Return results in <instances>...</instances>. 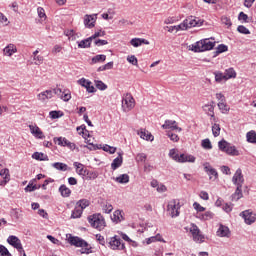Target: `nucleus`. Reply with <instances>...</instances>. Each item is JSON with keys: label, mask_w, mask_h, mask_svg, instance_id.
<instances>
[{"label": "nucleus", "mask_w": 256, "mask_h": 256, "mask_svg": "<svg viewBox=\"0 0 256 256\" xmlns=\"http://www.w3.org/2000/svg\"><path fill=\"white\" fill-rule=\"evenodd\" d=\"M66 237V241H68L70 245L81 248L82 254L89 255L93 253V247H91V244H88L87 241H85L84 239L79 238L77 236H73L71 234L66 235Z\"/></svg>", "instance_id": "f257e3e1"}, {"label": "nucleus", "mask_w": 256, "mask_h": 256, "mask_svg": "<svg viewBox=\"0 0 256 256\" xmlns=\"http://www.w3.org/2000/svg\"><path fill=\"white\" fill-rule=\"evenodd\" d=\"M88 222L90 223L91 227L97 229L98 231H103L107 226L105 222V218L101 214H94L88 217Z\"/></svg>", "instance_id": "f03ea898"}, {"label": "nucleus", "mask_w": 256, "mask_h": 256, "mask_svg": "<svg viewBox=\"0 0 256 256\" xmlns=\"http://www.w3.org/2000/svg\"><path fill=\"white\" fill-rule=\"evenodd\" d=\"M218 147L220 151H223V153H227V155H232V157L239 156V150H237L235 146L230 145L229 142L225 140L219 141Z\"/></svg>", "instance_id": "7ed1b4c3"}, {"label": "nucleus", "mask_w": 256, "mask_h": 256, "mask_svg": "<svg viewBox=\"0 0 256 256\" xmlns=\"http://www.w3.org/2000/svg\"><path fill=\"white\" fill-rule=\"evenodd\" d=\"M213 47H215V41H211L210 39H204L196 43L194 51L198 53H201L203 51H211Z\"/></svg>", "instance_id": "20e7f679"}, {"label": "nucleus", "mask_w": 256, "mask_h": 256, "mask_svg": "<svg viewBox=\"0 0 256 256\" xmlns=\"http://www.w3.org/2000/svg\"><path fill=\"white\" fill-rule=\"evenodd\" d=\"M135 108V98L131 93H127L122 99V110L124 113H129L132 109Z\"/></svg>", "instance_id": "39448f33"}, {"label": "nucleus", "mask_w": 256, "mask_h": 256, "mask_svg": "<svg viewBox=\"0 0 256 256\" xmlns=\"http://www.w3.org/2000/svg\"><path fill=\"white\" fill-rule=\"evenodd\" d=\"M188 231L191 233L195 243H203L205 241V236L201 234V230L197 225L191 224Z\"/></svg>", "instance_id": "423d86ee"}, {"label": "nucleus", "mask_w": 256, "mask_h": 256, "mask_svg": "<svg viewBox=\"0 0 256 256\" xmlns=\"http://www.w3.org/2000/svg\"><path fill=\"white\" fill-rule=\"evenodd\" d=\"M182 25H184V30L187 31V29H191V27H201L203 20L190 16L182 22Z\"/></svg>", "instance_id": "0eeeda50"}, {"label": "nucleus", "mask_w": 256, "mask_h": 256, "mask_svg": "<svg viewBox=\"0 0 256 256\" xmlns=\"http://www.w3.org/2000/svg\"><path fill=\"white\" fill-rule=\"evenodd\" d=\"M179 209H181L179 200H171L168 202L167 211L170 217H179Z\"/></svg>", "instance_id": "6e6552de"}, {"label": "nucleus", "mask_w": 256, "mask_h": 256, "mask_svg": "<svg viewBox=\"0 0 256 256\" xmlns=\"http://www.w3.org/2000/svg\"><path fill=\"white\" fill-rule=\"evenodd\" d=\"M232 183L236 187H243V184L245 183V178L243 177V172L241 171V168H238L232 177Z\"/></svg>", "instance_id": "1a4fd4ad"}, {"label": "nucleus", "mask_w": 256, "mask_h": 256, "mask_svg": "<svg viewBox=\"0 0 256 256\" xmlns=\"http://www.w3.org/2000/svg\"><path fill=\"white\" fill-rule=\"evenodd\" d=\"M240 217L244 218L246 225H253V223L256 221V214L251 210L241 212Z\"/></svg>", "instance_id": "9d476101"}, {"label": "nucleus", "mask_w": 256, "mask_h": 256, "mask_svg": "<svg viewBox=\"0 0 256 256\" xmlns=\"http://www.w3.org/2000/svg\"><path fill=\"white\" fill-rule=\"evenodd\" d=\"M53 93L54 95H57L58 97H60V99H62V101H71V91L64 89L61 90V88H55L53 89Z\"/></svg>", "instance_id": "9b49d317"}, {"label": "nucleus", "mask_w": 256, "mask_h": 256, "mask_svg": "<svg viewBox=\"0 0 256 256\" xmlns=\"http://www.w3.org/2000/svg\"><path fill=\"white\" fill-rule=\"evenodd\" d=\"M110 248L115 250H119V251H123V249H125V244L121 242V238L114 236L110 239L109 242Z\"/></svg>", "instance_id": "f8f14e48"}, {"label": "nucleus", "mask_w": 256, "mask_h": 256, "mask_svg": "<svg viewBox=\"0 0 256 256\" xmlns=\"http://www.w3.org/2000/svg\"><path fill=\"white\" fill-rule=\"evenodd\" d=\"M7 243L17 249L19 253L23 251V245L21 244V240H19L17 236H9L7 239Z\"/></svg>", "instance_id": "ddd939ff"}, {"label": "nucleus", "mask_w": 256, "mask_h": 256, "mask_svg": "<svg viewBox=\"0 0 256 256\" xmlns=\"http://www.w3.org/2000/svg\"><path fill=\"white\" fill-rule=\"evenodd\" d=\"M97 22V14L85 15L84 16V25L87 29H93L95 23Z\"/></svg>", "instance_id": "4468645a"}, {"label": "nucleus", "mask_w": 256, "mask_h": 256, "mask_svg": "<svg viewBox=\"0 0 256 256\" xmlns=\"http://www.w3.org/2000/svg\"><path fill=\"white\" fill-rule=\"evenodd\" d=\"M162 129H171V131H178V133L183 131L181 127L177 126V121L175 120H166L162 125Z\"/></svg>", "instance_id": "2eb2a0df"}, {"label": "nucleus", "mask_w": 256, "mask_h": 256, "mask_svg": "<svg viewBox=\"0 0 256 256\" xmlns=\"http://www.w3.org/2000/svg\"><path fill=\"white\" fill-rule=\"evenodd\" d=\"M30 133L35 137L36 139H45V134H43V131H41V128L37 125H29Z\"/></svg>", "instance_id": "dca6fc26"}, {"label": "nucleus", "mask_w": 256, "mask_h": 256, "mask_svg": "<svg viewBox=\"0 0 256 256\" xmlns=\"http://www.w3.org/2000/svg\"><path fill=\"white\" fill-rule=\"evenodd\" d=\"M216 235L217 237H231V230H229V227L223 225V224H220L219 225V228L216 232Z\"/></svg>", "instance_id": "f3484780"}, {"label": "nucleus", "mask_w": 256, "mask_h": 256, "mask_svg": "<svg viewBox=\"0 0 256 256\" xmlns=\"http://www.w3.org/2000/svg\"><path fill=\"white\" fill-rule=\"evenodd\" d=\"M73 165L76 169L77 175H80L81 177H87V175H89V170H87L83 164L74 162Z\"/></svg>", "instance_id": "a211bd4d"}, {"label": "nucleus", "mask_w": 256, "mask_h": 256, "mask_svg": "<svg viewBox=\"0 0 256 256\" xmlns=\"http://www.w3.org/2000/svg\"><path fill=\"white\" fill-rule=\"evenodd\" d=\"M203 166H204V171L206 173H208L210 179H213V177H214V179H217V177H219L217 170H215L213 167H211V164H209V162H205L203 164Z\"/></svg>", "instance_id": "6ab92c4d"}, {"label": "nucleus", "mask_w": 256, "mask_h": 256, "mask_svg": "<svg viewBox=\"0 0 256 256\" xmlns=\"http://www.w3.org/2000/svg\"><path fill=\"white\" fill-rule=\"evenodd\" d=\"M78 83L81 85V87H85L88 93H95V87L91 85V81L81 78L78 80Z\"/></svg>", "instance_id": "aec40b11"}, {"label": "nucleus", "mask_w": 256, "mask_h": 256, "mask_svg": "<svg viewBox=\"0 0 256 256\" xmlns=\"http://www.w3.org/2000/svg\"><path fill=\"white\" fill-rule=\"evenodd\" d=\"M195 156L191 154H180L178 163H195Z\"/></svg>", "instance_id": "412c9836"}, {"label": "nucleus", "mask_w": 256, "mask_h": 256, "mask_svg": "<svg viewBox=\"0 0 256 256\" xmlns=\"http://www.w3.org/2000/svg\"><path fill=\"white\" fill-rule=\"evenodd\" d=\"M121 165H123V154L119 153L118 157H116L111 163V169L115 171L116 169H119Z\"/></svg>", "instance_id": "4be33fe9"}, {"label": "nucleus", "mask_w": 256, "mask_h": 256, "mask_svg": "<svg viewBox=\"0 0 256 256\" xmlns=\"http://www.w3.org/2000/svg\"><path fill=\"white\" fill-rule=\"evenodd\" d=\"M53 94H55L53 90H46L38 94V99L39 101L45 102L47 99H51L53 97Z\"/></svg>", "instance_id": "5701e85b"}, {"label": "nucleus", "mask_w": 256, "mask_h": 256, "mask_svg": "<svg viewBox=\"0 0 256 256\" xmlns=\"http://www.w3.org/2000/svg\"><path fill=\"white\" fill-rule=\"evenodd\" d=\"M138 135L141 139H144V141H153V139H155L152 135L151 132L145 130V129H141L138 131Z\"/></svg>", "instance_id": "b1692460"}, {"label": "nucleus", "mask_w": 256, "mask_h": 256, "mask_svg": "<svg viewBox=\"0 0 256 256\" xmlns=\"http://www.w3.org/2000/svg\"><path fill=\"white\" fill-rule=\"evenodd\" d=\"M130 45H132V47H141V45H149V42L144 38H133L130 41Z\"/></svg>", "instance_id": "393cba45"}, {"label": "nucleus", "mask_w": 256, "mask_h": 256, "mask_svg": "<svg viewBox=\"0 0 256 256\" xmlns=\"http://www.w3.org/2000/svg\"><path fill=\"white\" fill-rule=\"evenodd\" d=\"M52 167L57 169V171H71V168H69V166L63 162H55L52 164Z\"/></svg>", "instance_id": "a878e982"}, {"label": "nucleus", "mask_w": 256, "mask_h": 256, "mask_svg": "<svg viewBox=\"0 0 256 256\" xmlns=\"http://www.w3.org/2000/svg\"><path fill=\"white\" fill-rule=\"evenodd\" d=\"M243 186H236L235 193L232 194V201H239L243 197Z\"/></svg>", "instance_id": "bb28decb"}, {"label": "nucleus", "mask_w": 256, "mask_h": 256, "mask_svg": "<svg viewBox=\"0 0 256 256\" xmlns=\"http://www.w3.org/2000/svg\"><path fill=\"white\" fill-rule=\"evenodd\" d=\"M203 111L207 113L210 117H215V106L213 104H206L203 106Z\"/></svg>", "instance_id": "cd10ccee"}, {"label": "nucleus", "mask_w": 256, "mask_h": 256, "mask_svg": "<svg viewBox=\"0 0 256 256\" xmlns=\"http://www.w3.org/2000/svg\"><path fill=\"white\" fill-rule=\"evenodd\" d=\"M92 41L93 40L91 37L81 40L80 42H78L79 49H88V47H91Z\"/></svg>", "instance_id": "c85d7f7f"}, {"label": "nucleus", "mask_w": 256, "mask_h": 256, "mask_svg": "<svg viewBox=\"0 0 256 256\" xmlns=\"http://www.w3.org/2000/svg\"><path fill=\"white\" fill-rule=\"evenodd\" d=\"M13 53H17V47L13 44H9L4 48V55H7L8 57H11Z\"/></svg>", "instance_id": "c756f323"}, {"label": "nucleus", "mask_w": 256, "mask_h": 256, "mask_svg": "<svg viewBox=\"0 0 256 256\" xmlns=\"http://www.w3.org/2000/svg\"><path fill=\"white\" fill-rule=\"evenodd\" d=\"M32 159H36V161H49V156L41 152H35L32 155Z\"/></svg>", "instance_id": "7c9ffc66"}, {"label": "nucleus", "mask_w": 256, "mask_h": 256, "mask_svg": "<svg viewBox=\"0 0 256 256\" xmlns=\"http://www.w3.org/2000/svg\"><path fill=\"white\" fill-rule=\"evenodd\" d=\"M165 29H167L169 33H173V31H185V25L181 23L176 26H166Z\"/></svg>", "instance_id": "2f4dec72"}, {"label": "nucleus", "mask_w": 256, "mask_h": 256, "mask_svg": "<svg viewBox=\"0 0 256 256\" xmlns=\"http://www.w3.org/2000/svg\"><path fill=\"white\" fill-rule=\"evenodd\" d=\"M224 75L227 81L229 79H235V77H237V72H235V69L229 68L225 70Z\"/></svg>", "instance_id": "473e14b6"}, {"label": "nucleus", "mask_w": 256, "mask_h": 256, "mask_svg": "<svg viewBox=\"0 0 256 256\" xmlns=\"http://www.w3.org/2000/svg\"><path fill=\"white\" fill-rule=\"evenodd\" d=\"M0 176L4 178V181L0 182V185H5L9 181V169H2L0 171Z\"/></svg>", "instance_id": "72a5a7b5"}, {"label": "nucleus", "mask_w": 256, "mask_h": 256, "mask_svg": "<svg viewBox=\"0 0 256 256\" xmlns=\"http://www.w3.org/2000/svg\"><path fill=\"white\" fill-rule=\"evenodd\" d=\"M112 221H114V223H121L123 221V214H121V210H116L114 212Z\"/></svg>", "instance_id": "f704fd0d"}, {"label": "nucleus", "mask_w": 256, "mask_h": 256, "mask_svg": "<svg viewBox=\"0 0 256 256\" xmlns=\"http://www.w3.org/2000/svg\"><path fill=\"white\" fill-rule=\"evenodd\" d=\"M68 142H69V140H67V138H65V137L54 138V143H56L60 147H67Z\"/></svg>", "instance_id": "c9c22d12"}, {"label": "nucleus", "mask_w": 256, "mask_h": 256, "mask_svg": "<svg viewBox=\"0 0 256 256\" xmlns=\"http://www.w3.org/2000/svg\"><path fill=\"white\" fill-rule=\"evenodd\" d=\"M59 191L63 197H70L71 196V189L65 186V184L59 187Z\"/></svg>", "instance_id": "e433bc0d"}, {"label": "nucleus", "mask_w": 256, "mask_h": 256, "mask_svg": "<svg viewBox=\"0 0 256 256\" xmlns=\"http://www.w3.org/2000/svg\"><path fill=\"white\" fill-rule=\"evenodd\" d=\"M115 182L120 184L129 183V175L121 174L120 176L115 178Z\"/></svg>", "instance_id": "4c0bfd02"}, {"label": "nucleus", "mask_w": 256, "mask_h": 256, "mask_svg": "<svg viewBox=\"0 0 256 256\" xmlns=\"http://www.w3.org/2000/svg\"><path fill=\"white\" fill-rule=\"evenodd\" d=\"M83 215V210L80 209L78 206L72 211L71 219H79Z\"/></svg>", "instance_id": "58836bf2"}, {"label": "nucleus", "mask_w": 256, "mask_h": 256, "mask_svg": "<svg viewBox=\"0 0 256 256\" xmlns=\"http://www.w3.org/2000/svg\"><path fill=\"white\" fill-rule=\"evenodd\" d=\"M218 109L221 111V113H229V107L227 105L226 100L223 102H218Z\"/></svg>", "instance_id": "ea45409f"}, {"label": "nucleus", "mask_w": 256, "mask_h": 256, "mask_svg": "<svg viewBox=\"0 0 256 256\" xmlns=\"http://www.w3.org/2000/svg\"><path fill=\"white\" fill-rule=\"evenodd\" d=\"M89 205H90V202L87 199H82L77 202V207H79V209H82V211L83 209H87Z\"/></svg>", "instance_id": "a19ab883"}, {"label": "nucleus", "mask_w": 256, "mask_h": 256, "mask_svg": "<svg viewBox=\"0 0 256 256\" xmlns=\"http://www.w3.org/2000/svg\"><path fill=\"white\" fill-rule=\"evenodd\" d=\"M107 59V56L104 54L96 55L92 58V63H103Z\"/></svg>", "instance_id": "79ce46f5"}, {"label": "nucleus", "mask_w": 256, "mask_h": 256, "mask_svg": "<svg viewBox=\"0 0 256 256\" xmlns=\"http://www.w3.org/2000/svg\"><path fill=\"white\" fill-rule=\"evenodd\" d=\"M155 241H162L165 243V240L161 238V235L157 234L156 236H152L146 240L147 245H151V243H155Z\"/></svg>", "instance_id": "37998d69"}, {"label": "nucleus", "mask_w": 256, "mask_h": 256, "mask_svg": "<svg viewBox=\"0 0 256 256\" xmlns=\"http://www.w3.org/2000/svg\"><path fill=\"white\" fill-rule=\"evenodd\" d=\"M248 143H256V132L250 131L246 134Z\"/></svg>", "instance_id": "c03bdc74"}, {"label": "nucleus", "mask_w": 256, "mask_h": 256, "mask_svg": "<svg viewBox=\"0 0 256 256\" xmlns=\"http://www.w3.org/2000/svg\"><path fill=\"white\" fill-rule=\"evenodd\" d=\"M94 85L99 91H105L107 89V84H104L101 80H95Z\"/></svg>", "instance_id": "a18cd8bd"}, {"label": "nucleus", "mask_w": 256, "mask_h": 256, "mask_svg": "<svg viewBox=\"0 0 256 256\" xmlns=\"http://www.w3.org/2000/svg\"><path fill=\"white\" fill-rule=\"evenodd\" d=\"M214 75H215V81L217 83H221V81H227L225 74H223L222 72H215Z\"/></svg>", "instance_id": "49530a36"}, {"label": "nucleus", "mask_w": 256, "mask_h": 256, "mask_svg": "<svg viewBox=\"0 0 256 256\" xmlns=\"http://www.w3.org/2000/svg\"><path fill=\"white\" fill-rule=\"evenodd\" d=\"M167 137L170 139V141H173V143H178L179 141V135L171 132V131H168L166 133Z\"/></svg>", "instance_id": "de8ad7c7"}, {"label": "nucleus", "mask_w": 256, "mask_h": 256, "mask_svg": "<svg viewBox=\"0 0 256 256\" xmlns=\"http://www.w3.org/2000/svg\"><path fill=\"white\" fill-rule=\"evenodd\" d=\"M212 133L214 137H219V135H221V126H219V124H214L212 126Z\"/></svg>", "instance_id": "09e8293b"}, {"label": "nucleus", "mask_w": 256, "mask_h": 256, "mask_svg": "<svg viewBox=\"0 0 256 256\" xmlns=\"http://www.w3.org/2000/svg\"><path fill=\"white\" fill-rule=\"evenodd\" d=\"M103 151H105L106 153H110V155H113L116 151H117V148L116 147H113V146H109V145H104L102 147Z\"/></svg>", "instance_id": "8fccbe9b"}, {"label": "nucleus", "mask_w": 256, "mask_h": 256, "mask_svg": "<svg viewBox=\"0 0 256 256\" xmlns=\"http://www.w3.org/2000/svg\"><path fill=\"white\" fill-rule=\"evenodd\" d=\"M179 156H180V155H178L177 150L171 149V150L169 151V157H170L171 159H173V161H176V163H178V161H179Z\"/></svg>", "instance_id": "3c124183"}, {"label": "nucleus", "mask_w": 256, "mask_h": 256, "mask_svg": "<svg viewBox=\"0 0 256 256\" xmlns=\"http://www.w3.org/2000/svg\"><path fill=\"white\" fill-rule=\"evenodd\" d=\"M137 163H145L147 161V155L145 153H139L136 155Z\"/></svg>", "instance_id": "603ef678"}, {"label": "nucleus", "mask_w": 256, "mask_h": 256, "mask_svg": "<svg viewBox=\"0 0 256 256\" xmlns=\"http://www.w3.org/2000/svg\"><path fill=\"white\" fill-rule=\"evenodd\" d=\"M226 51H228V47L225 44H220L218 45V47L216 48V53L217 55L221 54V53H225Z\"/></svg>", "instance_id": "864d4df0"}, {"label": "nucleus", "mask_w": 256, "mask_h": 256, "mask_svg": "<svg viewBox=\"0 0 256 256\" xmlns=\"http://www.w3.org/2000/svg\"><path fill=\"white\" fill-rule=\"evenodd\" d=\"M238 33H242V35H250L251 32L249 31V29H247V27L240 25L237 28Z\"/></svg>", "instance_id": "5fc2aeb1"}, {"label": "nucleus", "mask_w": 256, "mask_h": 256, "mask_svg": "<svg viewBox=\"0 0 256 256\" xmlns=\"http://www.w3.org/2000/svg\"><path fill=\"white\" fill-rule=\"evenodd\" d=\"M66 36L68 37V39L70 41H75L77 39V37H78L77 34H75V31H73V30H68L66 32Z\"/></svg>", "instance_id": "6e6d98bb"}, {"label": "nucleus", "mask_w": 256, "mask_h": 256, "mask_svg": "<svg viewBox=\"0 0 256 256\" xmlns=\"http://www.w3.org/2000/svg\"><path fill=\"white\" fill-rule=\"evenodd\" d=\"M202 147H203V149H213V145L211 144V140H209V139L202 140Z\"/></svg>", "instance_id": "4d7b16f0"}, {"label": "nucleus", "mask_w": 256, "mask_h": 256, "mask_svg": "<svg viewBox=\"0 0 256 256\" xmlns=\"http://www.w3.org/2000/svg\"><path fill=\"white\" fill-rule=\"evenodd\" d=\"M34 64L36 65H43V61H45V58L43 56L38 55L33 57Z\"/></svg>", "instance_id": "13d9d810"}, {"label": "nucleus", "mask_w": 256, "mask_h": 256, "mask_svg": "<svg viewBox=\"0 0 256 256\" xmlns=\"http://www.w3.org/2000/svg\"><path fill=\"white\" fill-rule=\"evenodd\" d=\"M128 63H131V65L137 66L139 61L137 60V57L135 55L127 56Z\"/></svg>", "instance_id": "bf43d9fd"}, {"label": "nucleus", "mask_w": 256, "mask_h": 256, "mask_svg": "<svg viewBox=\"0 0 256 256\" xmlns=\"http://www.w3.org/2000/svg\"><path fill=\"white\" fill-rule=\"evenodd\" d=\"M0 256H11L7 247L0 245Z\"/></svg>", "instance_id": "052dcab7"}, {"label": "nucleus", "mask_w": 256, "mask_h": 256, "mask_svg": "<svg viewBox=\"0 0 256 256\" xmlns=\"http://www.w3.org/2000/svg\"><path fill=\"white\" fill-rule=\"evenodd\" d=\"M221 22L223 25H226V27H231V25H233V23H231V19L228 18L227 16H223L221 18Z\"/></svg>", "instance_id": "680f3d73"}, {"label": "nucleus", "mask_w": 256, "mask_h": 256, "mask_svg": "<svg viewBox=\"0 0 256 256\" xmlns=\"http://www.w3.org/2000/svg\"><path fill=\"white\" fill-rule=\"evenodd\" d=\"M102 211L103 213H107V214L111 213V211H113V205L111 204L104 205L102 208Z\"/></svg>", "instance_id": "e2e57ef3"}, {"label": "nucleus", "mask_w": 256, "mask_h": 256, "mask_svg": "<svg viewBox=\"0 0 256 256\" xmlns=\"http://www.w3.org/2000/svg\"><path fill=\"white\" fill-rule=\"evenodd\" d=\"M193 207L199 213H203V211H205V207L201 206V204H199L197 202H194Z\"/></svg>", "instance_id": "0e129e2a"}, {"label": "nucleus", "mask_w": 256, "mask_h": 256, "mask_svg": "<svg viewBox=\"0 0 256 256\" xmlns=\"http://www.w3.org/2000/svg\"><path fill=\"white\" fill-rule=\"evenodd\" d=\"M97 37H105V31H98V32H95L92 36H90V38H92V41L93 39H97Z\"/></svg>", "instance_id": "69168bd1"}, {"label": "nucleus", "mask_w": 256, "mask_h": 256, "mask_svg": "<svg viewBox=\"0 0 256 256\" xmlns=\"http://www.w3.org/2000/svg\"><path fill=\"white\" fill-rule=\"evenodd\" d=\"M38 11V16L40 17V19H47V15L45 14V9L39 7L37 9Z\"/></svg>", "instance_id": "338daca9"}, {"label": "nucleus", "mask_w": 256, "mask_h": 256, "mask_svg": "<svg viewBox=\"0 0 256 256\" xmlns=\"http://www.w3.org/2000/svg\"><path fill=\"white\" fill-rule=\"evenodd\" d=\"M59 113H61V112H59V111H51L49 113V115H50L51 119H59V117L63 116V114L59 115Z\"/></svg>", "instance_id": "774afa93"}]
</instances>
